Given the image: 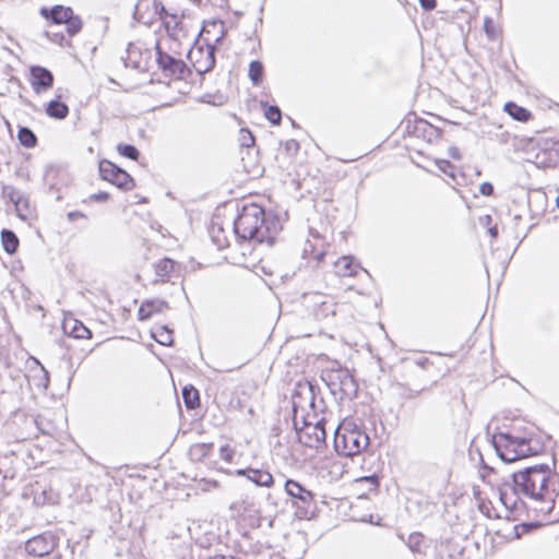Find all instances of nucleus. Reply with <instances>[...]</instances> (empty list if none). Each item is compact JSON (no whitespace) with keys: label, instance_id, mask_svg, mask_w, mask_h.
<instances>
[{"label":"nucleus","instance_id":"nucleus-39","mask_svg":"<svg viewBox=\"0 0 559 559\" xmlns=\"http://www.w3.org/2000/svg\"><path fill=\"white\" fill-rule=\"evenodd\" d=\"M479 192H480L483 195H486V197L491 195V194H492V192H493V187H492V185H491V183H489V182H484V183H481V185H480V187H479Z\"/></svg>","mask_w":559,"mask_h":559},{"label":"nucleus","instance_id":"nucleus-21","mask_svg":"<svg viewBox=\"0 0 559 559\" xmlns=\"http://www.w3.org/2000/svg\"><path fill=\"white\" fill-rule=\"evenodd\" d=\"M285 489L289 496L299 499L302 503L308 504L313 501V495L309 490L301 487L297 481L287 480L285 484Z\"/></svg>","mask_w":559,"mask_h":559},{"label":"nucleus","instance_id":"nucleus-7","mask_svg":"<svg viewBox=\"0 0 559 559\" xmlns=\"http://www.w3.org/2000/svg\"><path fill=\"white\" fill-rule=\"evenodd\" d=\"M100 177L123 190H131L134 188L132 177L122 168L116 166L110 160L104 159L99 163Z\"/></svg>","mask_w":559,"mask_h":559},{"label":"nucleus","instance_id":"nucleus-44","mask_svg":"<svg viewBox=\"0 0 559 559\" xmlns=\"http://www.w3.org/2000/svg\"><path fill=\"white\" fill-rule=\"evenodd\" d=\"M107 198H108V194L105 192L92 195V199H94L96 201H104V200H107Z\"/></svg>","mask_w":559,"mask_h":559},{"label":"nucleus","instance_id":"nucleus-36","mask_svg":"<svg viewBox=\"0 0 559 559\" xmlns=\"http://www.w3.org/2000/svg\"><path fill=\"white\" fill-rule=\"evenodd\" d=\"M423 543V535L419 533H413L408 537V546L413 551H418Z\"/></svg>","mask_w":559,"mask_h":559},{"label":"nucleus","instance_id":"nucleus-22","mask_svg":"<svg viewBox=\"0 0 559 559\" xmlns=\"http://www.w3.org/2000/svg\"><path fill=\"white\" fill-rule=\"evenodd\" d=\"M174 269H175V261H173L168 258L162 259L155 264L156 276L159 277V280L162 282H165L166 280L169 278Z\"/></svg>","mask_w":559,"mask_h":559},{"label":"nucleus","instance_id":"nucleus-6","mask_svg":"<svg viewBox=\"0 0 559 559\" xmlns=\"http://www.w3.org/2000/svg\"><path fill=\"white\" fill-rule=\"evenodd\" d=\"M40 14L55 24H66L70 36L76 35L82 29V20L74 15L69 7L55 5L51 9L44 7L40 9Z\"/></svg>","mask_w":559,"mask_h":559},{"label":"nucleus","instance_id":"nucleus-9","mask_svg":"<svg viewBox=\"0 0 559 559\" xmlns=\"http://www.w3.org/2000/svg\"><path fill=\"white\" fill-rule=\"evenodd\" d=\"M189 58L199 73H206L215 64V48L212 45L198 46L189 52Z\"/></svg>","mask_w":559,"mask_h":559},{"label":"nucleus","instance_id":"nucleus-2","mask_svg":"<svg viewBox=\"0 0 559 559\" xmlns=\"http://www.w3.org/2000/svg\"><path fill=\"white\" fill-rule=\"evenodd\" d=\"M234 238L242 240L269 241L272 234L266 225L264 210L257 204L245 205L234 221Z\"/></svg>","mask_w":559,"mask_h":559},{"label":"nucleus","instance_id":"nucleus-11","mask_svg":"<svg viewBox=\"0 0 559 559\" xmlns=\"http://www.w3.org/2000/svg\"><path fill=\"white\" fill-rule=\"evenodd\" d=\"M332 390H338L343 396H352L357 391L356 382L347 370H337L331 376Z\"/></svg>","mask_w":559,"mask_h":559},{"label":"nucleus","instance_id":"nucleus-30","mask_svg":"<svg viewBox=\"0 0 559 559\" xmlns=\"http://www.w3.org/2000/svg\"><path fill=\"white\" fill-rule=\"evenodd\" d=\"M249 78L253 85L258 86L262 83L263 66L260 61L254 60L249 64Z\"/></svg>","mask_w":559,"mask_h":559},{"label":"nucleus","instance_id":"nucleus-12","mask_svg":"<svg viewBox=\"0 0 559 559\" xmlns=\"http://www.w3.org/2000/svg\"><path fill=\"white\" fill-rule=\"evenodd\" d=\"M345 451L337 454H360L369 444V437L365 432L350 431L343 436Z\"/></svg>","mask_w":559,"mask_h":559},{"label":"nucleus","instance_id":"nucleus-40","mask_svg":"<svg viewBox=\"0 0 559 559\" xmlns=\"http://www.w3.org/2000/svg\"><path fill=\"white\" fill-rule=\"evenodd\" d=\"M420 7L426 11H431L436 8L437 1L436 0H418Z\"/></svg>","mask_w":559,"mask_h":559},{"label":"nucleus","instance_id":"nucleus-42","mask_svg":"<svg viewBox=\"0 0 559 559\" xmlns=\"http://www.w3.org/2000/svg\"><path fill=\"white\" fill-rule=\"evenodd\" d=\"M449 153H450V156L454 159H460L461 158V154H460V151L457 147H450L449 150Z\"/></svg>","mask_w":559,"mask_h":559},{"label":"nucleus","instance_id":"nucleus-45","mask_svg":"<svg viewBox=\"0 0 559 559\" xmlns=\"http://www.w3.org/2000/svg\"><path fill=\"white\" fill-rule=\"evenodd\" d=\"M501 459V461H503L504 463H511V462H514L516 461L518 459H521L522 456H512L511 459H508L507 456L504 455H501L499 456Z\"/></svg>","mask_w":559,"mask_h":559},{"label":"nucleus","instance_id":"nucleus-46","mask_svg":"<svg viewBox=\"0 0 559 559\" xmlns=\"http://www.w3.org/2000/svg\"><path fill=\"white\" fill-rule=\"evenodd\" d=\"M488 231H489L490 236H491V237H493V238H495V237H497V235H498V228H497V226L490 227V228L488 229Z\"/></svg>","mask_w":559,"mask_h":559},{"label":"nucleus","instance_id":"nucleus-14","mask_svg":"<svg viewBox=\"0 0 559 559\" xmlns=\"http://www.w3.org/2000/svg\"><path fill=\"white\" fill-rule=\"evenodd\" d=\"M157 63L159 68L169 75H181L186 70V63L162 51L160 47L156 46Z\"/></svg>","mask_w":559,"mask_h":559},{"label":"nucleus","instance_id":"nucleus-18","mask_svg":"<svg viewBox=\"0 0 559 559\" xmlns=\"http://www.w3.org/2000/svg\"><path fill=\"white\" fill-rule=\"evenodd\" d=\"M238 474L246 475L249 480H251L258 486L269 487L273 484L272 475L263 469H255L249 467L246 469H239Z\"/></svg>","mask_w":559,"mask_h":559},{"label":"nucleus","instance_id":"nucleus-43","mask_svg":"<svg viewBox=\"0 0 559 559\" xmlns=\"http://www.w3.org/2000/svg\"><path fill=\"white\" fill-rule=\"evenodd\" d=\"M79 217H84V214H82L81 212H76V211L68 213L69 221H74Z\"/></svg>","mask_w":559,"mask_h":559},{"label":"nucleus","instance_id":"nucleus-19","mask_svg":"<svg viewBox=\"0 0 559 559\" xmlns=\"http://www.w3.org/2000/svg\"><path fill=\"white\" fill-rule=\"evenodd\" d=\"M63 331L74 338H90L91 331L75 319H67L63 322Z\"/></svg>","mask_w":559,"mask_h":559},{"label":"nucleus","instance_id":"nucleus-41","mask_svg":"<svg viewBox=\"0 0 559 559\" xmlns=\"http://www.w3.org/2000/svg\"><path fill=\"white\" fill-rule=\"evenodd\" d=\"M359 480H365V481H369L373 485L374 488L378 487V478L374 476V475H371V476H366V477H361Z\"/></svg>","mask_w":559,"mask_h":559},{"label":"nucleus","instance_id":"nucleus-38","mask_svg":"<svg viewBox=\"0 0 559 559\" xmlns=\"http://www.w3.org/2000/svg\"><path fill=\"white\" fill-rule=\"evenodd\" d=\"M285 150L288 152V153H297L298 150H299V143L295 140H289L285 143Z\"/></svg>","mask_w":559,"mask_h":559},{"label":"nucleus","instance_id":"nucleus-15","mask_svg":"<svg viewBox=\"0 0 559 559\" xmlns=\"http://www.w3.org/2000/svg\"><path fill=\"white\" fill-rule=\"evenodd\" d=\"M55 547L53 539L46 535H37L28 539L25 544V550L28 555L44 557L52 551Z\"/></svg>","mask_w":559,"mask_h":559},{"label":"nucleus","instance_id":"nucleus-35","mask_svg":"<svg viewBox=\"0 0 559 559\" xmlns=\"http://www.w3.org/2000/svg\"><path fill=\"white\" fill-rule=\"evenodd\" d=\"M305 395V399L309 401L310 405L313 404V391L312 386L310 384H299V390L297 391L296 396H294V407L296 408L298 405V402L296 401L297 396Z\"/></svg>","mask_w":559,"mask_h":559},{"label":"nucleus","instance_id":"nucleus-8","mask_svg":"<svg viewBox=\"0 0 559 559\" xmlns=\"http://www.w3.org/2000/svg\"><path fill=\"white\" fill-rule=\"evenodd\" d=\"M295 428L300 443L311 449H319L325 440V430L320 424L305 423L302 428H298L295 417Z\"/></svg>","mask_w":559,"mask_h":559},{"label":"nucleus","instance_id":"nucleus-5","mask_svg":"<svg viewBox=\"0 0 559 559\" xmlns=\"http://www.w3.org/2000/svg\"><path fill=\"white\" fill-rule=\"evenodd\" d=\"M531 440L522 437H514L511 433L500 432L493 435L492 445L496 454H504V452H514V454H539L530 445Z\"/></svg>","mask_w":559,"mask_h":559},{"label":"nucleus","instance_id":"nucleus-20","mask_svg":"<svg viewBox=\"0 0 559 559\" xmlns=\"http://www.w3.org/2000/svg\"><path fill=\"white\" fill-rule=\"evenodd\" d=\"M168 309V304L165 300L154 299L143 302L139 309L140 320H147L154 312H162Z\"/></svg>","mask_w":559,"mask_h":559},{"label":"nucleus","instance_id":"nucleus-23","mask_svg":"<svg viewBox=\"0 0 559 559\" xmlns=\"http://www.w3.org/2000/svg\"><path fill=\"white\" fill-rule=\"evenodd\" d=\"M34 364L36 365V370L34 371V374H33L35 385L43 390L48 389V386H49L48 371L44 368V366L37 359H34Z\"/></svg>","mask_w":559,"mask_h":559},{"label":"nucleus","instance_id":"nucleus-47","mask_svg":"<svg viewBox=\"0 0 559 559\" xmlns=\"http://www.w3.org/2000/svg\"><path fill=\"white\" fill-rule=\"evenodd\" d=\"M557 204H558V207H559V195H558V199H557Z\"/></svg>","mask_w":559,"mask_h":559},{"label":"nucleus","instance_id":"nucleus-24","mask_svg":"<svg viewBox=\"0 0 559 559\" xmlns=\"http://www.w3.org/2000/svg\"><path fill=\"white\" fill-rule=\"evenodd\" d=\"M49 117L56 119H64L69 114V107L59 100H51L46 108Z\"/></svg>","mask_w":559,"mask_h":559},{"label":"nucleus","instance_id":"nucleus-28","mask_svg":"<svg viewBox=\"0 0 559 559\" xmlns=\"http://www.w3.org/2000/svg\"><path fill=\"white\" fill-rule=\"evenodd\" d=\"M504 109L513 119L518 121H527L531 116L527 109L518 106L514 103H507Z\"/></svg>","mask_w":559,"mask_h":559},{"label":"nucleus","instance_id":"nucleus-25","mask_svg":"<svg viewBox=\"0 0 559 559\" xmlns=\"http://www.w3.org/2000/svg\"><path fill=\"white\" fill-rule=\"evenodd\" d=\"M1 241L5 252L12 254L17 250L19 239L12 230L2 229Z\"/></svg>","mask_w":559,"mask_h":559},{"label":"nucleus","instance_id":"nucleus-34","mask_svg":"<svg viewBox=\"0 0 559 559\" xmlns=\"http://www.w3.org/2000/svg\"><path fill=\"white\" fill-rule=\"evenodd\" d=\"M264 116L273 124H280L282 119V112L277 106H265Z\"/></svg>","mask_w":559,"mask_h":559},{"label":"nucleus","instance_id":"nucleus-26","mask_svg":"<svg viewBox=\"0 0 559 559\" xmlns=\"http://www.w3.org/2000/svg\"><path fill=\"white\" fill-rule=\"evenodd\" d=\"M182 397L188 409H194L200 404L199 391L192 385L182 389Z\"/></svg>","mask_w":559,"mask_h":559},{"label":"nucleus","instance_id":"nucleus-17","mask_svg":"<svg viewBox=\"0 0 559 559\" xmlns=\"http://www.w3.org/2000/svg\"><path fill=\"white\" fill-rule=\"evenodd\" d=\"M310 235L313 238V241L310 239L306 241L302 250L304 258L313 257L318 262H320L325 254L323 250V240L317 231L314 233L310 230Z\"/></svg>","mask_w":559,"mask_h":559},{"label":"nucleus","instance_id":"nucleus-16","mask_svg":"<svg viewBox=\"0 0 559 559\" xmlns=\"http://www.w3.org/2000/svg\"><path fill=\"white\" fill-rule=\"evenodd\" d=\"M361 270L360 264L355 262L354 258L349 255H344L334 263V273L338 277L356 276Z\"/></svg>","mask_w":559,"mask_h":559},{"label":"nucleus","instance_id":"nucleus-3","mask_svg":"<svg viewBox=\"0 0 559 559\" xmlns=\"http://www.w3.org/2000/svg\"><path fill=\"white\" fill-rule=\"evenodd\" d=\"M302 304L319 321L334 317L337 311L333 298L318 292L304 294Z\"/></svg>","mask_w":559,"mask_h":559},{"label":"nucleus","instance_id":"nucleus-1","mask_svg":"<svg viewBox=\"0 0 559 559\" xmlns=\"http://www.w3.org/2000/svg\"><path fill=\"white\" fill-rule=\"evenodd\" d=\"M555 456L552 465L540 464L526 467L512 475L514 490L534 502V509L543 514H548L555 506L559 483L556 473Z\"/></svg>","mask_w":559,"mask_h":559},{"label":"nucleus","instance_id":"nucleus-37","mask_svg":"<svg viewBox=\"0 0 559 559\" xmlns=\"http://www.w3.org/2000/svg\"><path fill=\"white\" fill-rule=\"evenodd\" d=\"M436 165L440 171H442L451 177H454V175L452 173L453 166L451 165L450 162H448L445 159H437Z\"/></svg>","mask_w":559,"mask_h":559},{"label":"nucleus","instance_id":"nucleus-10","mask_svg":"<svg viewBox=\"0 0 559 559\" xmlns=\"http://www.w3.org/2000/svg\"><path fill=\"white\" fill-rule=\"evenodd\" d=\"M2 194L8 198L15 206L16 215L27 221L32 217V209L29 206L28 199L13 186H3Z\"/></svg>","mask_w":559,"mask_h":559},{"label":"nucleus","instance_id":"nucleus-32","mask_svg":"<svg viewBox=\"0 0 559 559\" xmlns=\"http://www.w3.org/2000/svg\"><path fill=\"white\" fill-rule=\"evenodd\" d=\"M212 239L218 249H224L230 246L229 239L225 236L223 227L212 229Z\"/></svg>","mask_w":559,"mask_h":559},{"label":"nucleus","instance_id":"nucleus-27","mask_svg":"<svg viewBox=\"0 0 559 559\" xmlns=\"http://www.w3.org/2000/svg\"><path fill=\"white\" fill-rule=\"evenodd\" d=\"M522 496L521 492H516L513 487H504L500 489V500L503 506L508 509H515L516 497Z\"/></svg>","mask_w":559,"mask_h":559},{"label":"nucleus","instance_id":"nucleus-31","mask_svg":"<svg viewBox=\"0 0 559 559\" xmlns=\"http://www.w3.org/2000/svg\"><path fill=\"white\" fill-rule=\"evenodd\" d=\"M153 337L160 345L169 346L173 344V332L166 326H159L153 332Z\"/></svg>","mask_w":559,"mask_h":559},{"label":"nucleus","instance_id":"nucleus-33","mask_svg":"<svg viewBox=\"0 0 559 559\" xmlns=\"http://www.w3.org/2000/svg\"><path fill=\"white\" fill-rule=\"evenodd\" d=\"M117 151L120 155L133 160H136L140 155L138 148L130 144H118Z\"/></svg>","mask_w":559,"mask_h":559},{"label":"nucleus","instance_id":"nucleus-13","mask_svg":"<svg viewBox=\"0 0 559 559\" xmlns=\"http://www.w3.org/2000/svg\"><path fill=\"white\" fill-rule=\"evenodd\" d=\"M53 84V75L46 68L35 66L31 68V85L35 93L40 94Z\"/></svg>","mask_w":559,"mask_h":559},{"label":"nucleus","instance_id":"nucleus-4","mask_svg":"<svg viewBox=\"0 0 559 559\" xmlns=\"http://www.w3.org/2000/svg\"><path fill=\"white\" fill-rule=\"evenodd\" d=\"M167 16L177 19L165 10L160 0H139L134 5L133 17L144 25H152L158 20L165 21Z\"/></svg>","mask_w":559,"mask_h":559},{"label":"nucleus","instance_id":"nucleus-29","mask_svg":"<svg viewBox=\"0 0 559 559\" xmlns=\"http://www.w3.org/2000/svg\"><path fill=\"white\" fill-rule=\"evenodd\" d=\"M17 139L23 146L28 148L34 147L37 143L36 135L31 129L26 127L20 128Z\"/></svg>","mask_w":559,"mask_h":559}]
</instances>
